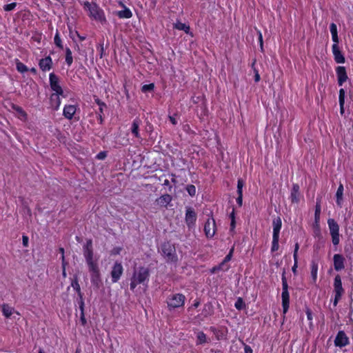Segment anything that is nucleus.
Returning <instances> with one entry per match:
<instances>
[{"mask_svg":"<svg viewBox=\"0 0 353 353\" xmlns=\"http://www.w3.org/2000/svg\"><path fill=\"white\" fill-rule=\"evenodd\" d=\"M83 256L90 273L91 283L98 290L102 285L99 267V256L94 254L92 240L89 239L83 245Z\"/></svg>","mask_w":353,"mask_h":353,"instance_id":"obj_1","label":"nucleus"},{"mask_svg":"<svg viewBox=\"0 0 353 353\" xmlns=\"http://www.w3.org/2000/svg\"><path fill=\"white\" fill-rule=\"evenodd\" d=\"M149 270L145 268H139L135 270L131 279L130 290H134L139 284H145L148 281Z\"/></svg>","mask_w":353,"mask_h":353,"instance_id":"obj_2","label":"nucleus"},{"mask_svg":"<svg viewBox=\"0 0 353 353\" xmlns=\"http://www.w3.org/2000/svg\"><path fill=\"white\" fill-rule=\"evenodd\" d=\"M84 8L91 18L101 23L105 21L103 10L96 3L86 1L84 3Z\"/></svg>","mask_w":353,"mask_h":353,"instance_id":"obj_3","label":"nucleus"},{"mask_svg":"<svg viewBox=\"0 0 353 353\" xmlns=\"http://www.w3.org/2000/svg\"><path fill=\"white\" fill-rule=\"evenodd\" d=\"M161 252L167 262H176L177 261L175 247L170 242H165L162 244Z\"/></svg>","mask_w":353,"mask_h":353,"instance_id":"obj_4","label":"nucleus"},{"mask_svg":"<svg viewBox=\"0 0 353 353\" xmlns=\"http://www.w3.org/2000/svg\"><path fill=\"white\" fill-rule=\"evenodd\" d=\"M185 297L182 294H171L167 299L170 310L182 307L184 305Z\"/></svg>","mask_w":353,"mask_h":353,"instance_id":"obj_5","label":"nucleus"},{"mask_svg":"<svg viewBox=\"0 0 353 353\" xmlns=\"http://www.w3.org/2000/svg\"><path fill=\"white\" fill-rule=\"evenodd\" d=\"M334 288L335 293L334 305L336 306L339 301L341 299L342 294L344 293V290L342 287L341 278L339 274L334 278Z\"/></svg>","mask_w":353,"mask_h":353,"instance_id":"obj_6","label":"nucleus"},{"mask_svg":"<svg viewBox=\"0 0 353 353\" xmlns=\"http://www.w3.org/2000/svg\"><path fill=\"white\" fill-rule=\"evenodd\" d=\"M123 268L121 263L116 262L111 270L110 274L113 283L117 282L123 274Z\"/></svg>","mask_w":353,"mask_h":353,"instance_id":"obj_7","label":"nucleus"},{"mask_svg":"<svg viewBox=\"0 0 353 353\" xmlns=\"http://www.w3.org/2000/svg\"><path fill=\"white\" fill-rule=\"evenodd\" d=\"M50 83L52 90L55 92V93L53 94H58L61 96L63 94V91L59 83V79L53 73L50 74Z\"/></svg>","mask_w":353,"mask_h":353,"instance_id":"obj_8","label":"nucleus"},{"mask_svg":"<svg viewBox=\"0 0 353 353\" xmlns=\"http://www.w3.org/2000/svg\"><path fill=\"white\" fill-rule=\"evenodd\" d=\"M204 230L207 237H212L214 235L216 231V223L213 218H210L207 220L205 224Z\"/></svg>","mask_w":353,"mask_h":353,"instance_id":"obj_9","label":"nucleus"},{"mask_svg":"<svg viewBox=\"0 0 353 353\" xmlns=\"http://www.w3.org/2000/svg\"><path fill=\"white\" fill-rule=\"evenodd\" d=\"M334 343L336 346L344 347L349 343V339L343 331H339L336 336Z\"/></svg>","mask_w":353,"mask_h":353,"instance_id":"obj_10","label":"nucleus"},{"mask_svg":"<svg viewBox=\"0 0 353 353\" xmlns=\"http://www.w3.org/2000/svg\"><path fill=\"white\" fill-rule=\"evenodd\" d=\"M332 52L334 54V60L337 63H343L345 62V57H343L338 46V43L333 44Z\"/></svg>","mask_w":353,"mask_h":353,"instance_id":"obj_11","label":"nucleus"},{"mask_svg":"<svg viewBox=\"0 0 353 353\" xmlns=\"http://www.w3.org/2000/svg\"><path fill=\"white\" fill-rule=\"evenodd\" d=\"M196 219V214L194 210L191 208H188L185 214V221L187 224L190 226L193 225Z\"/></svg>","mask_w":353,"mask_h":353,"instance_id":"obj_12","label":"nucleus"},{"mask_svg":"<svg viewBox=\"0 0 353 353\" xmlns=\"http://www.w3.org/2000/svg\"><path fill=\"white\" fill-rule=\"evenodd\" d=\"M336 74L338 77V83L339 85H342V84L347 80V75L346 74V70L345 67L339 66L336 68Z\"/></svg>","mask_w":353,"mask_h":353,"instance_id":"obj_13","label":"nucleus"},{"mask_svg":"<svg viewBox=\"0 0 353 353\" xmlns=\"http://www.w3.org/2000/svg\"><path fill=\"white\" fill-rule=\"evenodd\" d=\"M71 285L77 291V292L78 293V294L80 297L79 307H80V310H83V307L84 306V302L83 300L80 285L78 283V279H77V276H75L74 279L72 280Z\"/></svg>","mask_w":353,"mask_h":353,"instance_id":"obj_14","label":"nucleus"},{"mask_svg":"<svg viewBox=\"0 0 353 353\" xmlns=\"http://www.w3.org/2000/svg\"><path fill=\"white\" fill-rule=\"evenodd\" d=\"M282 222L280 217L277 216L274 218L272 221V227H273V234L272 237H279V232L281 228Z\"/></svg>","mask_w":353,"mask_h":353,"instance_id":"obj_15","label":"nucleus"},{"mask_svg":"<svg viewBox=\"0 0 353 353\" xmlns=\"http://www.w3.org/2000/svg\"><path fill=\"white\" fill-rule=\"evenodd\" d=\"M334 269L339 271L344 268V258L339 254L334 255Z\"/></svg>","mask_w":353,"mask_h":353,"instance_id":"obj_16","label":"nucleus"},{"mask_svg":"<svg viewBox=\"0 0 353 353\" xmlns=\"http://www.w3.org/2000/svg\"><path fill=\"white\" fill-rule=\"evenodd\" d=\"M77 108L74 105H68L64 107L63 116L68 119H72L75 114Z\"/></svg>","mask_w":353,"mask_h":353,"instance_id":"obj_17","label":"nucleus"},{"mask_svg":"<svg viewBox=\"0 0 353 353\" xmlns=\"http://www.w3.org/2000/svg\"><path fill=\"white\" fill-rule=\"evenodd\" d=\"M171 201L172 196L168 194H165L160 196L159 199H157L156 200V202L157 205L161 207H167V205L171 202Z\"/></svg>","mask_w":353,"mask_h":353,"instance_id":"obj_18","label":"nucleus"},{"mask_svg":"<svg viewBox=\"0 0 353 353\" xmlns=\"http://www.w3.org/2000/svg\"><path fill=\"white\" fill-rule=\"evenodd\" d=\"M52 59L50 57L42 59L39 61V67L43 71L50 70L52 66Z\"/></svg>","mask_w":353,"mask_h":353,"instance_id":"obj_19","label":"nucleus"},{"mask_svg":"<svg viewBox=\"0 0 353 353\" xmlns=\"http://www.w3.org/2000/svg\"><path fill=\"white\" fill-rule=\"evenodd\" d=\"M282 306L283 312L285 314L288 312L290 305V294L288 292H282Z\"/></svg>","mask_w":353,"mask_h":353,"instance_id":"obj_20","label":"nucleus"},{"mask_svg":"<svg viewBox=\"0 0 353 353\" xmlns=\"http://www.w3.org/2000/svg\"><path fill=\"white\" fill-rule=\"evenodd\" d=\"M327 223H328L331 236H334V234H339V225L334 219H328Z\"/></svg>","mask_w":353,"mask_h":353,"instance_id":"obj_21","label":"nucleus"},{"mask_svg":"<svg viewBox=\"0 0 353 353\" xmlns=\"http://www.w3.org/2000/svg\"><path fill=\"white\" fill-rule=\"evenodd\" d=\"M291 201L298 203L299 201V186L298 184H294L290 194Z\"/></svg>","mask_w":353,"mask_h":353,"instance_id":"obj_22","label":"nucleus"},{"mask_svg":"<svg viewBox=\"0 0 353 353\" xmlns=\"http://www.w3.org/2000/svg\"><path fill=\"white\" fill-rule=\"evenodd\" d=\"M141 123V121L138 119H136L133 121L131 127V132L134 134V136L137 138H141L139 134V125Z\"/></svg>","mask_w":353,"mask_h":353,"instance_id":"obj_23","label":"nucleus"},{"mask_svg":"<svg viewBox=\"0 0 353 353\" xmlns=\"http://www.w3.org/2000/svg\"><path fill=\"white\" fill-rule=\"evenodd\" d=\"M232 252V250H231L230 252L225 257L223 261L219 266L213 268L212 272L219 270H226L228 269V267L224 266L225 263L228 262L231 259Z\"/></svg>","mask_w":353,"mask_h":353,"instance_id":"obj_24","label":"nucleus"},{"mask_svg":"<svg viewBox=\"0 0 353 353\" xmlns=\"http://www.w3.org/2000/svg\"><path fill=\"white\" fill-rule=\"evenodd\" d=\"M343 194V185L342 184H340L337 189L336 193V204L339 207H341V205H342Z\"/></svg>","mask_w":353,"mask_h":353,"instance_id":"obj_25","label":"nucleus"},{"mask_svg":"<svg viewBox=\"0 0 353 353\" xmlns=\"http://www.w3.org/2000/svg\"><path fill=\"white\" fill-rule=\"evenodd\" d=\"M116 14L121 19H129L132 16L131 11L127 8H125L123 10L117 11Z\"/></svg>","mask_w":353,"mask_h":353,"instance_id":"obj_26","label":"nucleus"},{"mask_svg":"<svg viewBox=\"0 0 353 353\" xmlns=\"http://www.w3.org/2000/svg\"><path fill=\"white\" fill-rule=\"evenodd\" d=\"M339 105H340V112L341 114H343L344 113V103H345V90L341 88L339 90Z\"/></svg>","mask_w":353,"mask_h":353,"instance_id":"obj_27","label":"nucleus"},{"mask_svg":"<svg viewBox=\"0 0 353 353\" xmlns=\"http://www.w3.org/2000/svg\"><path fill=\"white\" fill-rule=\"evenodd\" d=\"M59 96L58 94H52L50 97L51 105L55 110H58L61 104Z\"/></svg>","mask_w":353,"mask_h":353,"instance_id":"obj_28","label":"nucleus"},{"mask_svg":"<svg viewBox=\"0 0 353 353\" xmlns=\"http://www.w3.org/2000/svg\"><path fill=\"white\" fill-rule=\"evenodd\" d=\"M196 344L201 345L205 343H208L210 340H208L206 335L203 332H199L196 334Z\"/></svg>","mask_w":353,"mask_h":353,"instance_id":"obj_29","label":"nucleus"},{"mask_svg":"<svg viewBox=\"0 0 353 353\" xmlns=\"http://www.w3.org/2000/svg\"><path fill=\"white\" fill-rule=\"evenodd\" d=\"M1 308H2V312H3V315L7 318L10 317L12 314L13 311H14L13 307L9 306L7 304H3L1 306Z\"/></svg>","mask_w":353,"mask_h":353,"instance_id":"obj_30","label":"nucleus"},{"mask_svg":"<svg viewBox=\"0 0 353 353\" xmlns=\"http://www.w3.org/2000/svg\"><path fill=\"white\" fill-rule=\"evenodd\" d=\"M330 32L332 34V40L334 42V43H339V38H338V34H337V28H336V24L334 23H331V25H330Z\"/></svg>","mask_w":353,"mask_h":353,"instance_id":"obj_31","label":"nucleus"},{"mask_svg":"<svg viewBox=\"0 0 353 353\" xmlns=\"http://www.w3.org/2000/svg\"><path fill=\"white\" fill-rule=\"evenodd\" d=\"M317 271H318V265L315 263H312L311 265V276L313 280V282L315 283L317 279Z\"/></svg>","mask_w":353,"mask_h":353,"instance_id":"obj_32","label":"nucleus"},{"mask_svg":"<svg viewBox=\"0 0 353 353\" xmlns=\"http://www.w3.org/2000/svg\"><path fill=\"white\" fill-rule=\"evenodd\" d=\"M174 26L175 28L180 30H183L186 33H188V32H189L190 27L186 26L185 23H183L181 22H177L176 23H174Z\"/></svg>","mask_w":353,"mask_h":353,"instance_id":"obj_33","label":"nucleus"},{"mask_svg":"<svg viewBox=\"0 0 353 353\" xmlns=\"http://www.w3.org/2000/svg\"><path fill=\"white\" fill-rule=\"evenodd\" d=\"M65 61L68 65L72 63V52L69 48H66L65 50Z\"/></svg>","mask_w":353,"mask_h":353,"instance_id":"obj_34","label":"nucleus"},{"mask_svg":"<svg viewBox=\"0 0 353 353\" xmlns=\"http://www.w3.org/2000/svg\"><path fill=\"white\" fill-rule=\"evenodd\" d=\"M279 237H272V245L271 248L272 252H275L279 250Z\"/></svg>","mask_w":353,"mask_h":353,"instance_id":"obj_35","label":"nucleus"},{"mask_svg":"<svg viewBox=\"0 0 353 353\" xmlns=\"http://www.w3.org/2000/svg\"><path fill=\"white\" fill-rule=\"evenodd\" d=\"M17 69L19 72L23 73L28 70V68L22 63L17 62Z\"/></svg>","mask_w":353,"mask_h":353,"instance_id":"obj_36","label":"nucleus"},{"mask_svg":"<svg viewBox=\"0 0 353 353\" xmlns=\"http://www.w3.org/2000/svg\"><path fill=\"white\" fill-rule=\"evenodd\" d=\"M235 307L237 309V310H242L244 306H245V304L243 301V299L241 298H239L237 299V301H236L235 304Z\"/></svg>","mask_w":353,"mask_h":353,"instance_id":"obj_37","label":"nucleus"},{"mask_svg":"<svg viewBox=\"0 0 353 353\" xmlns=\"http://www.w3.org/2000/svg\"><path fill=\"white\" fill-rule=\"evenodd\" d=\"M154 85L153 83L145 84V85H143L141 90L143 92H147L149 91H152L154 89Z\"/></svg>","mask_w":353,"mask_h":353,"instance_id":"obj_38","label":"nucleus"},{"mask_svg":"<svg viewBox=\"0 0 353 353\" xmlns=\"http://www.w3.org/2000/svg\"><path fill=\"white\" fill-rule=\"evenodd\" d=\"M186 190L188 192V194L190 195V196H194L195 194H196V188L194 187V185H188L186 188Z\"/></svg>","mask_w":353,"mask_h":353,"instance_id":"obj_39","label":"nucleus"},{"mask_svg":"<svg viewBox=\"0 0 353 353\" xmlns=\"http://www.w3.org/2000/svg\"><path fill=\"white\" fill-rule=\"evenodd\" d=\"M54 43L59 48H63V46L61 44V38L59 37V35L58 33H57L55 37H54Z\"/></svg>","mask_w":353,"mask_h":353,"instance_id":"obj_40","label":"nucleus"},{"mask_svg":"<svg viewBox=\"0 0 353 353\" xmlns=\"http://www.w3.org/2000/svg\"><path fill=\"white\" fill-rule=\"evenodd\" d=\"M282 286H283V292H288V285L287 283L286 278L283 275L282 276Z\"/></svg>","mask_w":353,"mask_h":353,"instance_id":"obj_41","label":"nucleus"},{"mask_svg":"<svg viewBox=\"0 0 353 353\" xmlns=\"http://www.w3.org/2000/svg\"><path fill=\"white\" fill-rule=\"evenodd\" d=\"M243 181L241 179L238 180V184H237V192L238 194H241L243 193Z\"/></svg>","mask_w":353,"mask_h":353,"instance_id":"obj_42","label":"nucleus"},{"mask_svg":"<svg viewBox=\"0 0 353 353\" xmlns=\"http://www.w3.org/2000/svg\"><path fill=\"white\" fill-rule=\"evenodd\" d=\"M16 3H11L10 4H7L4 6V10L6 11H11L14 9L16 7Z\"/></svg>","mask_w":353,"mask_h":353,"instance_id":"obj_43","label":"nucleus"},{"mask_svg":"<svg viewBox=\"0 0 353 353\" xmlns=\"http://www.w3.org/2000/svg\"><path fill=\"white\" fill-rule=\"evenodd\" d=\"M299 243H296L295 244V246H294V254H293L294 261H296V259H298V250H299Z\"/></svg>","mask_w":353,"mask_h":353,"instance_id":"obj_44","label":"nucleus"},{"mask_svg":"<svg viewBox=\"0 0 353 353\" xmlns=\"http://www.w3.org/2000/svg\"><path fill=\"white\" fill-rule=\"evenodd\" d=\"M332 243L334 245H336L339 243V234H334V236H332Z\"/></svg>","mask_w":353,"mask_h":353,"instance_id":"obj_45","label":"nucleus"},{"mask_svg":"<svg viewBox=\"0 0 353 353\" xmlns=\"http://www.w3.org/2000/svg\"><path fill=\"white\" fill-rule=\"evenodd\" d=\"M258 34H259V43H260L261 50L263 51V37H262V34H261V31H258Z\"/></svg>","mask_w":353,"mask_h":353,"instance_id":"obj_46","label":"nucleus"},{"mask_svg":"<svg viewBox=\"0 0 353 353\" xmlns=\"http://www.w3.org/2000/svg\"><path fill=\"white\" fill-rule=\"evenodd\" d=\"M321 214V205L319 202H317L315 207L314 215H320Z\"/></svg>","mask_w":353,"mask_h":353,"instance_id":"obj_47","label":"nucleus"},{"mask_svg":"<svg viewBox=\"0 0 353 353\" xmlns=\"http://www.w3.org/2000/svg\"><path fill=\"white\" fill-rule=\"evenodd\" d=\"M121 250V248H114L111 251V254H113V255H117V254H120V252Z\"/></svg>","mask_w":353,"mask_h":353,"instance_id":"obj_48","label":"nucleus"},{"mask_svg":"<svg viewBox=\"0 0 353 353\" xmlns=\"http://www.w3.org/2000/svg\"><path fill=\"white\" fill-rule=\"evenodd\" d=\"M314 233H315V234L316 235H320L321 232H320L319 224V223H317V224L314 223Z\"/></svg>","mask_w":353,"mask_h":353,"instance_id":"obj_49","label":"nucleus"},{"mask_svg":"<svg viewBox=\"0 0 353 353\" xmlns=\"http://www.w3.org/2000/svg\"><path fill=\"white\" fill-rule=\"evenodd\" d=\"M254 81L256 82H258L260 81V75L259 74V72L256 69L254 68Z\"/></svg>","mask_w":353,"mask_h":353,"instance_id":"obj_50","label":"nucleus"},{"mask_svg":"<svg viewBox=\"0 0 353 353\" xmlns=\"http://www.w3.org/2000/svg\"><path fill=\"white\" fill-rule=\"evenodd\" d=\"M23 245L25 247H27L28 245V237L26 236H23Z\"/></svg>","mask_w":353,"mask_h":353,"instance_id":"obj_51","label":"nucleus"},{"mask_svg":"<svg viewBox=\"0 0 353 353\" xmlns=\"http://www.w3.org/2000/svg\"><path fill=\"white\" fill-rule=\"evenodd\" d=\"M298 267V259H296V261H294V265L292 268V272L295 274L296 272V268Z\"/></svg>","mask_w":353,"mask_h":353,"instance_id":"obj_52","label":"nucleus"},{"mask_svg":"<svg viewBox=\"0 0 353 353\" xmlns=\"http://www.w3.org/2000/svg\"><path fill=\"white\" fill-rule=\"evenodd\" d=\"M242 199H243V193L239 194L238 198L236 199V201L239 205H242Z\"/></svg>","mask_w":353,"mask_h":353,"instance_id":"obj_53","label":"nucleus"},{"mask_svg":"<svg viewBox=\"0 0 353 353\" xmlns=\"http://www.w3.org/2000/svg\"><path fill=\"white\" fill-rule=\"evenodd\" d=\"M106 157V154L105 152H99L98 154H97V158L99 159H103L105 157Z\"/></svg>","mask_w":353,"mask_h":353,"instance_id":"obj_54","label":"nucleus"},{"mask_svg":"<svg viewBox=\"0 0 353 353\" xmlns=\"http://www.w3.org/2000/svg\"><path fill=\"white\" fill-rule=\"evenodd\" d=\"M244 350H245V353H252V348L248 346V345H245V347H244Z\"/></svg>","mask_w":353,"mask_h":353,"instance_id":"obj_55","label":"nucleus"},{"mask_svg":"<svg viewBox=\"0 0 353 353\" xmlns=\"http://www.w3.org/2000/svg\"><path fill=\"white\" fill-rule=\"evenodd\" d=\"M16 110L21 114L23 117H26V113L19 107H17Z\"/></svg>","mask_w":353,"mask_h":353,"instance_id":"obj_56","label":"nucleus"},{"mask_svg":"<svg viewBox=\"0 0 353 353\" xmlns=\"http://www.w3.org/2000/svg\"><path fill=\"white\" fill-rule=\"evenodd\" d=\"M81 320L82 321L83 325H84V324H85L86 321H85V317H84L83 310H81Z\"/></svg>","mask_w":353,"mask_h":353,"instance_id":"obj_57","label":"nucleus"},{"mask_svg":"<svg viewBox=\"0 0 353 353\" xmlns=\"http://www.w3.org/2000/svg\"><path fill=\"white\" fill-rule=\"evenodd\" d=\"M61 261H62V266L66 267L68 265V263L65 260V256L61 255Z\"/></svg>","mask_w":353,"mask_h":353,"instance_id":"obj_58","label":"nucleus"},{"mask_svg":"<svg viewBox=\"0 0 353 353\" xmlns=\"http://www.w3.org/2000/svg\"><path fill=\"white\" fill-rule=\"evenodd\" d=\"M169 119H170V121H171V123H172L173 125L176 124V119H175L174 117L170 116V117H169Z\"/></svg>","mask_w":353,"mask_h":353,"instance_id":"obj_59","label":"nucleus"},{"mask_svg":"<svg viewBox=\"0 0 353 353\" xmlns=\"http://www.w3.org/2000/svg\"><path fill=\"white\" fill-rule=\"evenodd\" d=\"M65 268L66 267H64V266H62V275L64 278L66 277L67 274H66V271H65Z\"/></svg>","mask_w":353,"mask_h":353,"instance_id":"obj_60","label":"nucleus"},{"mask_svg":"<svg viewBox=\"0 0 353 353\" xmlns=\"http://www.w3.org/2000/svg\"><path fill=\"white\" fill-rule=\"evenodd\" d=\"M306 313H307V319L309 320H311L312 319V313H311L310 310H307Z\"/></svg>","mask_w":353,"mask_h":353,"instance_id":"obj_61","label":"nucleus"},{"mask_svg":"<svg viewBox=\"0 0 353 353\" xmlns=\"http://www.w3.org/2000/svg\"><path fill=\"white\" fill-rule=\"evenodd\" d=\"M319 220H320V215H314V221L316 224L319 223Z\"/></svg>","mask_w":353,"mask_h":353,"instance_id":"obj_62","label":"nucleus"},{"mask_svg":"<svg viewBox=\"0 0 353 353\" xmlns=\"http://www.w3.org/2000/svg\"><path fill=\"white\" fill-rule=\"evenodd\" d=\"M235 226V221L234 219H232V220L231 221V227L232 228H234Z\"/></svg>","mask_w":353,"mask_h":353,"instance_id":"obj_63","label":"nucleus"},{"mask_svg":"<svg viewBox=\"0 0 353 353\" xmlns=\"http://www.w3.org/2000/svg\"><path fill=\"white\" fill-rule=\"evenodd\" d=\"M59 250L61 255H64V249L63 248H60Z\"/></svg>","mask_w":353,"mask_h":353,"instance_id":"obj_64","label":"nucleus"}]
</instances>
